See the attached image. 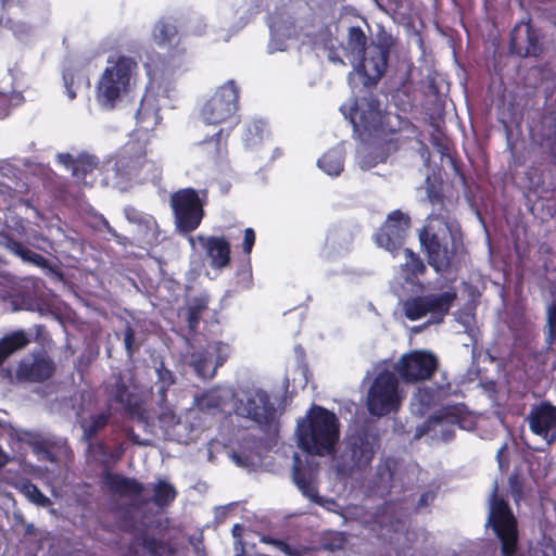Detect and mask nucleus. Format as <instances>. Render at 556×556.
<instances>
[{
  "label": "nucleus",
  "instance_id": "obj_1",
  "mask_svg": "<svg viewBox=\"0 0 556 556\" xmlns=\"http://www.w3.org/2000/svg\"><path fill=\"white\" fill-rule=\"evenodd\" d=\"M426 193L431 212L418 239L428 264L435 273H448L459 260L465 247L455 211L459 191L443 176H426Z\"/></svg>",
  "mask_w": 556,
  "mask_h": 556
},
{
  "label": "nucleus",
  "instance_id": "obj_2",
  "mask_svg": "<svg viewBox=\"0 0 556 556\" xmlns=\"http://www.w3.org/2000/svg\"><path fill=\"white\" fill-rule=\"evenodd\" d=\"M299 447L309 455L331 454L340 439V422L336 414L323 406L312 405L296 425Z\"/></svg>",
  "mask_w": 556,
  "mask_h": 556
},
{
  "label": "nucleus",
  "instance_id": "obj_3",
  "mask_svg": "<svg viewBox=\"0 0 556 556\" xmlns=\"http://www.w3.org/2000/svg\"><path fill=\"white\" fill-rule=\"evenodd\" d=\"M136 68L137 62L132 58L121 55L104 70L97 86V99L101 106L112 110L129 92Z\"/></svg>",
  "mask_w": 556,
  "mask_h": 556
},
{
  "label": "nucleus",
  "instance_id": "obj_4",
  "mask_svg": "<svg viewBox=\"0 0 556 556\" xmlns=\"http://www.w3.org/2000/svg\"><path fill=\"white\" fill-rule=\"evenodd\" d=\"M489 503L488 523L501 543V554L502 556H515L519 540L518 522L508 501L500 496L497 481L493 483Z\"/></svg>",
  "mask_w": 556,
  "mask_h": 556
},
{
  "label": "nucleus",
  "instance_id": "obj_5",
  "mask_svg": "<svg viewBox=\"0 0 556 556\" xmlns=\"http://www.w3.org/2000/svg\"><path fill=\"white\" fill-rule=\"evenodd\" d=\"M238 416L254 421L263 431L270 432L278 428L277 408L267 391L257 388L243 392L235 404Z\"/></svg>",
  "mask_w": 556,
  "mask_h": 556
},
{
  "label": "nucleus",
  "instance_id": "obj_6",
  "mask_svg": "<svg viewBox=\"0 0 556 556\" xmlns=\"http://www.w3.org/2000/svg\"><path fill=\"white\" fill-rule=\"evenodd\" d=\"M170 206L178 233L189 235L197 230L204 216V202L193 188H184L170 195Z\"/></svg>",
  "mask_w": 556,
  "mask_h": 556
},
{
  "label": "nucleus",
  "instance_id": "obj_7",
  "mask_svg": "<svg viewBox=\"0 0 556 556\" xmlns=\"http://www.w3.org/2000/svg\"><path fill=\"white\" fill-rule=\"evenodd\" d=\"M239 109V87L232 79L219 86L202 105L200 115L208 125H218L231 119Z\"/></svg>",
  "mask_w": 556,
  "mask_h": 556
},
{
  "label": "nucleus",
  "instance_id": "obj_8",
  "mask_svg": "<svg viewBox=\"0 0 556 556\" xmlns=\"http://www.w3.org/2000/svg\"><path fill=\"white\" fill-rule=\"evenodd\" d=\"M401 403L396 376L382 370L374 379L367 395V408L374 416L382 417L397 410Z\"/></svg>",
  "mask_w": 556,
  "mask_h": 556
},
{
  "label": "nucleus",
  "instance_id": "obj_9",
  "mask_svg": "<svg viewBox=\"0 0 556 556\" xmlns=\"http://www.w3.org/2000/svg\"><path fill=\"white\" fill-rule=\"evenodd\" d=\"M456 298L457 294L454 290L410 296L403 302L404 315L414 321L430 313L432 321L441 323L448 314Z\"/></svg>",
  "mask_w": 556,
  "mask_h": 556
},
{
  "label": "nucleus",
  "instance_id": "obj_10",
  "mask_svg": "<svg viewBox=\"0 0 556 556\" xmlns=\"http://www.w3.org/2000/svg\"><path fill=\"white\" fill-rule=\"evenodd\" d=\"M439 368L435 355L416 350L403 354L394 365V370L405 383H417L431 379Z\"/></svg>",
  "mask_w": 556,
  "mask_h": 556
},
{
  "label": "nucleus",
  "instance_id": "obj_11",
  "mask_svg": "<svg viewBox=\"0 0 556 556\" xmlns=\"http://www.w3.org/2000/svg\"><path fill=\"white\" fill-rule=\"evenodd\" d=\"M390 55L387 45L370 40L366 52L359 55L356 71L364 77L365 86H375L384 75Z\"/></svg>",
  "mask_w": 556,
  "mask_h": 556
},
{
  "label": "nucleus",
  "instance_id": "obj_12",
  "mask_svg": "<svg viewBox=\"0 0 556 556\" xmlns=\"http://www.w3.org/2000/svg\"><path fill=\"white\" fill-rule=\"evenodd\" d=\"M509 51L519 58H538L543 53V35L533 27L530 18L517 23L511 29Z\"/></svg>",
  "mask_w": 556,
  "mask_h": 556
},
{
  "label": "nucleus",
  "instance_id": "obj_13",
  "mask_svg": "<svg viewBox=\"0 0 556 556\" xmlns=\"http://www.w3.org/2000/svg\"><path fill=\"white\" fill-rule=\"evenodd\" d=\"M350 118L354 129L361 135L376 137L384 130V115L380 110L378 100L363 99L361 102L355 101L351 108Z\"/></svg>",
  "mask_w": 556,
  "mask_h": 556
},
{
  "label": "nucleus",
  "instance_id": "obj_14",
  "mask_svg": "<svg viewBox=\"0 0 556 556\" xmlns=\"http://www.w3.org/2000/svg\"><path fill=\"white\" fill-rule=\"evenodd\" d=\"M410 217L400 210L392 211L375 236L376 243L390 251H399L407 236Z\"/></svg>",
  "mask_w": 556,
  "mask_h": 556
},
{
  "label": "nucleus",
  "instance_id": "obj_15",
  "mask_svg": "<svg viewBox=\"0 0 556 556\" xmlns=\"http://www.w3.org/2000/svg\"><path fill=\"white\" fill-rule=\"evenodd\" d=\"M188 242L193 251L197 250V244L200 245L213 269L223 270L230 265L231 244L227 238L199 233L189 236Z\"/></svg>",
  "mask_w": 556,
  "mask_h": 556
},
{
  "label": "nucleus",
  "instance_id": "obj_16",
  "mask_svg": "<svg viewBox=\"0 0 556 556\" xmlns=\"http://www.w3.org/2000/svg\"><path fill=\"white\" fill-rule=\"evenodd\" d=\"M55 370L54 361L46 351L39 350L20 361L15 375L18 381L41 383L51 379Z\"/></svg>",
  "mask_w": 556,
  "mask_h": 556
},
{
  "label": "nucleus",
  "instance_id": "obj_17",
  "mask_svg": "<svg viewBox=\"0 0 556 556\" xmlns=\"http://www.w3.org/2000/svg\"><path fill=\"white\" fill-rule=\"evenodd\" d=\"M148 139L131 137L115 154L114 163L117 174H128L143 168L147 159Z\"/></svg>",
  "mask_w": 556,
  "mask_h": 556
},
{
  "label": "nucleus",
  "instance_id": "obj_18",
  "mask_svg": "<svg viewBox=\"0 0 556 556\" xmlns=\"http://www.w3.org/2000/svg\"><path fill=\"white\" fill-rule=\"evenodd\" d=\"M532 433L552 443L556 440V406L548 401L533 405L527 416Z\"/></svg>",
  "mask_w": 556,
  "mask_h": 556
},
{
  "label": "nucleus",
  "instance_id": "obj_19",
  "mask_svg": "<svg viewBox=\"0 0 556 556\" xmlns=\"http://www.w3.org/2000/svg\"><path fill=\"white\" fill-rule=\"evenodd\" d=\"M377 445V438L366 431L350 437L348 452L351 459V468L365 469L370 466Z\"/></svg>",
  "mask_w": 556,
  "mask_h": 556
},
{
  "label": "nucleus",
  "instance_id": "obj_20",
  "mask_svg": "<svg viewBox=\"0 0 556 556\" xmlns=\"http://www.w3.org/2000/svg\"><path fill=\"white\" fill-rule=\"evenodd\" d=\"M55 161L71 174H91L101 169L99 156L85 150L58 153Z\"/></svg>",
  "mask_w": 556,
  "mask_h": 556
},
{
  "label": "nucleus",
  "instance_id": "obj_21",
  "mask_svg": "<svg viewBox=\"0 0 556 556\" xmlns=\"http://www.w3.org/2000/svg\"><path fill=\"white\" fill-rule=\"evenodd\" d=\"M224 129H219L211 138H207L198 144L200 155L207 164L213 165L216 169L223 170L228 163L227 160V137H223Z\"/></svg>",
  "mask_w": 556,
  "mask_h": 556
},
{
  "label": "nucleus",
  "instance_id": "obj_22",
  "mask_svg": "<svg viewBox=\"0 0 556 556\" xmlns=\"http://www.w3.org/2000/svg\"><path fill=\"white\" fill-rule=\"evenodd\" d=\"M425 154H428L425 165L430 174H463L458 160L446 146H440L432 155L425 150L422 157Z\"/></svg>",
  "mask_w": 556,
  "mask_h": 556
},
{
  "label": "nucleus",
  "instance_id": "obj_23",
  "mask_svg": "<svg viewBox=\"0 0 556 556\" xmlns=\"http://www.w3.org/2000/svg\"><path fill=\"white\" fill-rule=\"evenodd\" d=\"M103 481L108 489L119 497H139L144 490L141 482L121 473L105 471Z\"/></svg>",
  "mask_w": 556,
  "mask_h": 556
},
{
  "label": "nucleus",
  "instance_id": "obj_24",
  "mask_svg": "<svg viewBox=\"0 0 556 556\" xmlns=\"http://www.w3.org/2000/svg\"><path fill=\"white\" fill-rule=\"evenodd\" d=\"M30 342L28 334L24 330H15L0 339V366L13 353L24 349Z\"/></svg>",
  "mask_w": 556,
  "mask_h": 556
},
{
  "label": "nucleus",
  "instance_id": "obj_25",
  "mask_svg": "<svg viewBox=\"0 0 556 556\" xmlns=\"http://www.w3.org/2000/svg\"><path fill=\"white\" fill-rule=\"evenodd\" d=\"M5 248L26 263H30L43 269L50 267V262L48 258L26 248L22 242L17 240L9 238L5 242Z\"/></svg>",
  "mask_w": 556,
  "mask_h": 556
},
{
  "label": "nucleus",
  "instance_id": "obj_26",
  "mask_svg": "<svg viewBox=\"0 0 556 556\" xmlns=\"http://www.w3.org/2000/svg\"><path fill=\"white\" fill-rule=\"evenodd\" d=\"M152 37L159 47H169L177 40V26L170 18L163 17L153 26Z\"/></svg>",
  "mask_w": 556,
  "mask_h": 556
},
{
  "label": "nucleus",
  "instance_id": "obj_27",
  "mask_svg": "<svg viewBox=\"0 0 556 556\" xmlns=\"http://www.w3.org/2000/svg\"><path fill=\"white\" fill-rule=\"evenodd\" d=\"M112 414L110 409L98 414H92L88 419L80 424L83 430V440L85 442L93 441L110 422Z\"/></svg>",
  "mask_w": 556,
  "mask_h": 556
},
{
  "label": "nucleus",
  "instance_id": "obj_28",
  "mask_svg": "<svg viewBox=\"0 0 556 556\" xmlns=\"http://www.w3.org/2000/svg\"><path fill=\"white\" fill-rule=\"evenodd\" d=\"M177 497V491L173 484L165 480L157 481L153 486L152 498H141V504L153 503L160 508L169 506Z\"/></svg>",
  "mask_w": 556,
  "mask_h": 556
},
{
  "label": "nucleus",
  "instance_id": "obj_29",
  "mask_svg": "<svg viewBox=\"0 0 556 556\" xmlns=\"http://www.w3.org/2000/svg\"><path fill=\"white\" fill-rule=\"evenodd\" d=\"M405 263L401 266L402 276L406 282L414 283L418 276L424 275L427 267L419 256L413 250L404 249Z\"/></svg>",
  "mask_w": 556,
  "mask_h": 556
},
{
  "label": "nucleus",
  "instance_id": "obj_30",
  "mask_svg": "<svg viewBox=\"0 0 556 556\" xmlns=\"http://www.w3.org/2000/svg\"><path fill=\"white\" fill-rule=\"evenodd\" d=\"M210 295L206 293H202L198 296H194L188 307L186 314V323L190 332H197L201 315L208 308Z\"/></svg>",
  "mask_w": 556,
  "mask_h": 556
},
{
  "label": "nucleus",
  "instance_id": "obj_31",
  "mask_svg": "<svg viewBox=\"0 0 556 556\" xmlns=\"http://www.w3.org/2000/svg\"><path fill=\"white\" fill-rule=\"evenodd\" d=\"M189 365L202 379L213 378L217 369L215 366L211 369V353L207 350L193 351L190 354Z\"/></svg>",
  "mask_w": 556,
  "mask_h": 556
},
{
  "label": "nucleus",
  "instance_id": "obj_32",
  "mask_svg": "<svg viewBox=\"0 0 556 556\" xmlns=\"http://www.w3.org/2000/svg\"><path fill=\"white\" fill-rule=\"evenodd\" d=\"M318 167L325 174H341L344 169V152L342 149L332 148L325 152L318 160Z\"/></svg>",
  "mask_w": 556,
  "mask_h": 556
},
{
  "label": "nucleus",
  "instance_id": "obj_33",
  "mask_svg": "<svg viewBox=\"0 0 556 556\" xmlns=\"http://www.w3.org/2000/svg\"><path fill=\"white\" fill-rule=\"evenodd\" d=\"M368 38L359 26H352L349 28L346 37V50L354 58L357 59L364 54L369 46Z\"/></svg>",
  "mask_w": 556,
  "mask_h": 556
},
{
  "label": "nucleus",
  "instance_id": "obj_34",
  "mask_svg": "<svg viewBox=\"0 0 556 556\" xmlns=\"http://www.w3.org/2000/svg\"><path fill=\"white\" fill-rule=\"evenodd\" d=\"M137 124L144 130H152L160 123L159 109L142 99L136 113Z\"/></svg>",
  "mask_w": 556,
  "mask_h": 556
},
{
  "label": "nucleus",
  "instance_id": "obj_35",
  "mask_svg": "<svg viewBox=\"0 0 556 556\" xmlns=\"http://www.w3.org/2000/svg\"><path fill=\"white\" fill-rule=\"evenodd\" d=\"M134 542H137V547L140 545L147 549L151 556H164L174 554V548L168 543L148 534H143L140 538H137Z\"/></svg>",
  "mask_w": 556,
  "mask_h": 556
},
{
  "label": "nucleus",
  "instance_id": "obj_36",
  "mask_svg": "<svg viewBox=\"0 0 556 556\" xmlns=\"http://www.w3.org/2000/svg\"><path fill=\"white\" fill-rule=\"evenodd\" d=\"M301 485L298 486V489L301 491L303 496L307 497L311 502L331 510V506L337 505L336 501L332 498H326L324 496H320L318 494V489L314 484V482L308 479L307 481H300Z\"/></svg>",
  "mask_w": 556,
  "mask_h": 556
},
{
  "label": "nucleus",
  "instance_id": "obj_37",
  "mask_svg": "<svg viewBox=\"0 0 556 556\" xmlns=\"http://www.w3.org/2000/svg\"><path fill=\"white\" fill-rule=\"evenodd\" d=\"M194 403L200 412L211 413L222 408L223 399L216 391L210 390L197 396Z\"/></svg>",
  "mask_w": 556,
  "mask_h": 556
},
{
  "label": "nucleus",
  "instance_id": "obj_38",
  "mask_svg": "<svg viewBox=\"0 0 556 556\" xmlns=\"http://www.w3.org/2000/svg\"><path fill=\"white\" fill-rule=\"evenodd\" d=\"M543 177L544 176L540 175L527 176L529 185L527 186L525 195L528 201H532V197L535 198V200L545 199L552 193V189L544 187Z\"/></svg>",
  "mask_w": 556,
  "mask_h": 556
},
{
  "label": "nucleus",
  "instance_id": "obj_39",
  "mask_svg": "<svg viewBox=\"0 0 556 556\" xmlns=\"http://www.w3.org/2000/svg\"><path fill=\"white\" fill-rule=\"evenodd\" d=\"M21 491L35 504L47 506L50 500L30 481L23 482Z\"/></svg>",
  "mask_w": 556,
  "mask_h": 556
},
{
  "label": "nucleus",
  "instance_id": "obj_40",
  "mask_svg": "<svg viewBox=\"0 0 556 556\" xmlns=\"http://www.w3.org/2000/svg\"><path fill=\"white\" fill-rule=\"evenodd\" d=\"M125 414L131 418L137 419L139 421L144 419V408L142 402L136 396H127V401L123 405Z\"/></svg>",
  "mask_w": 556,
  "mask_h": 556
},
{
  "label": "nucleus",
  "instance_id": "obj_41",
  "mask_svg": "<svg viewBox=\"0 0 556 556\" xmlns=\"http://www.w3.org/2000/svg\"><path fill=\"white\" fill-rule=\"evenodd\" d=\"M230 458L240 467H253L255 465L256 454L252 450L240 448L232 451Z\"/></svg>",
  "mask_w": 556,
  "mask_h": 556
},
{
  "label": "nucleus",
  "instance_id": "obj_42",
  "mask_svg": "<svg viewBox=\"0 0 556 556\" xmlns=\"http://www.w3.org/2000/svg\"><path fill=\"white\" fill-rule=\"evenodd\" d=\"M546 313L547 333L545 341L548 346H552L556 342V302L548 305Z\"/></svg>",
  "mask_w": 556,
  "mask_h": 556
},
{
  "label": "nucleus",
  "instance_id": "obj_43",
  "mask_svg": "<svg viewBox=\"0 0 556 556\" xmlns=\"http://www.w3.org/2000/svg\"><path fill=\"white\" fill-rule=\"evenodd\" d=\"M212 353L215 354V368L223 366L230 356L231 348L228 343L216 341L212 345Z\"/></svg>",
  "mask_w": 556,
  "mask_h": 556
},
{
  "label": "nucleus",
  "instance_id": "obj_44",
  "mask_svg": "<svg viewBox=\"0 0 556 556\" xmlns=\"http://www.w3.org/2000/svg\"><path fill=\"white\" fill-rule=\"evenodd\" d=\"M88 450L94 457H100L102 466L108 467L109 448L103 441L88 442Z\"/></svg>",
  "mask_w": 556,
  "mask_h": 556
},
{
  "label": "nucleus",
  "instance_id": "obj_45",
  "mask_svg": "<svg viewBox=\"0 0 556 556\" xmlns=\"http://www.w3.org/2000/svg\"><path fill=\"white\" fill-rule=\"evenodd\" d=\"M156 372H157V379H159V382L161 383V388H160V391L165 394V392L167 391V389L174 384L175 382V377L173 375V372L165 368L163 366V364L156 369Z\"/></svg>",
  "mask_w": 556,
  "mask_h": 556
},
{
  "label": "nucleus",
  "instance_id": "obj_46",
  "mask_svg": "<svg viewBox=\"0 0 556 556\" xmlns=\"http://www.w3.org/2000/svg\"><path fill=\"white\" fill-rule=\"evenodd\" d=\"M136 332L134 328L128 324L124 330V346L128 357H132L138 346H135Z\"/></svg>",
  "mask_w": 556,
  "mask_h": 556
},
{
  "label": "nucleus",
  "instance_id": "obj_47",
  "mask_svg": "<svg viewBox=\"0 0 556 556\" xmlns=\"http://www.w3.org/2000/svg\"><path fill=\"white\" fill-rule=\"evenodd\" d=\"M541 137L549 144L556 143V118L543 123Z\"/></svg>",
  "mask_w": 556,
  "mask_h": 556
},
{
  "label": "nucleus",
  "instance_id": "obj_48",
  "mask_svg": "<svg viewBox=\"0 0 556 556\" xmlns=\"http://www.w3.org/2000/svg\"><path fill=\"white\" fill-rule=\"evenodd\" d=\"M132 394L128 393V389L124 382H117L114 387V391L112 394V400L115 403L124 405L127 401V396H131Z\"/></svg>",
  "mask_w": 556,
  "mask_h": 556
},
{
  "label": "nucleus",
  "instance_id": "obj_49",
  "mask_svg": "<svg viewBox=\"0 0 556 556\" xmlns=\"http://www.w3.org/2000/svg\"><path fill=\"white\" fill-rule=\"evenodd\" d=\"M261 543L275 546L278 551L290 554V546L287 542L280 539L273 538L270 535H263L260 540Z\"/></svg>",
  "mask_w": 556,
  "mask_h": 556
},
{
  "label": "nucleus",
  "instance_id": "obj_50",
  "mask_svg": "<svg viewBox=\"0 0 556 556\" xmlns=\"http://www.w3.org/2000/svg\"><path fill=\"white\" fill-rule=\"evenodd\" d=\"M255 239V231L252 228H245L242 242V250L244 254L249 255L252 252Z\"/></svg>",
  "mask_w": 556,
  "mask_h": 556
},
{
  "label": "nucleus",
  "instance_id": "obj_51",
  "mask_svg": "<svg viewBox=\"0 0 556 556\" xmlns=\"http://www.w3.org/2000/svg\"><path fill=\"white\" fill-rule=\"evenodd\" d=\"M63 79L68 99L74 100L76 98V91L74 89L75 73L73 71L64 72Z\"/></svg>",
  "mask_w": 556,
  "mask_h": 556
},
{
  "label": "nucleus",
  "instance_id": "obj_52",
  "mask_svg": "<svg viewBox=\"0 0 556 556\" xmlns=\"http://www.w3.org/2000/svg\"><path fill=\"white\" fill-rule=\"evenodd\" d=\"M124 214H125V217L131 223L143 224L146 222L144 215L134 206H130V205L126 206L124 208Z\"/></svg>",
  "mask_w": 556,
  "mask_h": 556
},
{
  "label": "nucleus",
  "instance_id": "obj_53",
  "mask_svg": "<svg viewBox=\"0 0 556 556\" xmlns=\"http://www.w3.org/2000/svg\"><path fill=\"white\" fill-rule=\"evenodd\" d=\"M442 418L451 422H459L460 409L457 406L444 407L441 412Z\"/></svg>",
  "mask_w": 556,
  "mask_h": 556
},
{
  "label": "nucleus",
  "instance_id": "obj_54",
  "mask_svg": "<svg viewBox=\"0 0 556 556\" xmlns=\"http://www.w3.org/2000/svg\"><path fill=\"white\" fill-rule=\"evenodd\" d=\"M345 544V538L342 533H337L331 542H326L325 547L330 551L342 549Z\"/></svg>",
  "mask_w": 556,
  "mask_h": 556
},
{
  "label": "nucleus",
  "instance_id": "obj_55",
  "mask_svg": "<svg viewBox=\"0 0 556 556\" xmlns=\"http://www.w3.org/2000/svg\"><path fill=\"white\" fill-rule=\"evenodd\" d=\"M125 453V448L123 444H117L114 446L113 450H109V456H108V466L110 465V462L113 464L117 463L122 459L123 455Z\"/></svg>",
  "mask_w": 556,
  "mask_h": 556
},
{
  "label": "nucleus",
  "instance_id": "obj_56",
  "mask_svg": "<svg viewBox=\"0 0 556 556\" xmlns=\"http://www.w3.org/2000/svg\"><path fill=\"white\" fill-rule=\"evenodd\" d=\"M292 478L296 486L301 485L300 481H307L309 479L305 469L294 466L292 471Z\"/></svg>",
  "mask_w": 556,
  "mask_h": 556
},
{
  "label": "nucleus",
  "instance_id": "obj_57",
  "mask_svg": "<svg viewBox=\"0 0 556 556\" xmlns=\"http://www.w3.org/2000/svg\"><path fill=\"white\" fill-rule=\"evenodd\" d=\"M292 478L296 486L301 485L300 481H307L309 479L305 469L294 466L292 471Z\"/></svg>",
  "mask_w": 556,
  "mask_h": 556
},
{
  "label": "nucleus",
  "instance_id": "obj_58",
  "mask_svg": "<svg viewBox=\"0 0 556 556\" xmlns=\"http://www.w3.org/2000/svg\"><path fill=\"white\" fill-rule=\"evenodd\" d=\"M248 132L250 135H255L260 140L263 137V128L260 122H252L248 125Z\"/></svg>",
  "mask_w": 556,
  "mask_h": 556
},
{
  "label": "nucleus",
  "instance_id": "obj_59",
  "mask_svg": "<svg viewBox=\"0 0 556 556\" xmlns=\"http://www.w3.org/2000/svg\"><path fill=\"white\" fill-rule=\"evenodd\" d=\"M16 169L9 160H0V174H14Z\"/></svg>",
  "mask_w": 556,
  "mask_h": 556
},
{
  "label": "nucleus",
  "instance_id": "obj_60",
  "mask_svg": "<svg viewBox=\"0 0 556 556\" xmlns=\"http://www.w3.org/2000/svg\"><path fill=\"white\" fill-rule=\"evenodd\" d=\"M434 495L431 494L430 492H425L420 495L419 500H418V503H417V506L420 508V507H425L428 505L429 501L433 500Z\"/></svg>",
  "mask_w": 556,
  "mask_h": 556
},
{
  "label": "nucleus",
  "instance_id": "obj_61",
  "mask_svg": "<svg viewBox=\"0 0 556 556\" xmlns=\"http://www.w3.org/2000/svg\"><path fill=\"white\" fill-rule=\"evenodd\" d=\"M8 454L0 446V468L4 467L9 463Z\"/></svg>",
  "mask_w": 556,
  "mask_h": 556
},
{
  "label": "nucleus",
  "instance_id": "obj_62",
  "mask_svg": "<svg viewBox=\"0 0 556 556\" xmlns=\"http://www.w3.org/2000/svg\"><path fill=\"white\" fill-rule=\"evenodd\" d=\"M437 389H438L440 394L441 393L445 394V393H447L451 390V383L446 382L445 384H439L437 387Z\"/></svg>",
  "mask_w": 556,
  "mask_h": 556
},
{
  "label": "nucleus",
  "instance_id": "obj_63",
  "mask_svg": "<svg viewBox=\"0 0 556 556\" xmlns=\"http://www.w3.org/2000/svg\"><path fill=\"white\" fill-rule=\"evenodd\" d=\"M283 152L280 149H275L273 153V159L282 156Z\"/></svg>",
  "mask_w": 556,
  "mask_h": 556
},
{
  "label": "nucleus",
  "instance_id": "obj_64",
  "mask_svg": "<svg viewBox=\"0 0 556 556\" xmlns=\"http://www.w3.org/2000/svg\"><path fill=\"white\" fill-rule=\"evenodd\" d=\"M131 441H132L134 443H139V442L137 441V437H136V438H131Z\"/></svg>",
  "mask_w": 556,
  "mask_h": 556
}]
</instances>
